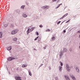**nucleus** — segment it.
<instances>
[{"instance_id":"f257e3e1","label":"nucleus","mask_w":80,"mask_h":80,"mask_svg":"<svg viewBox=\"0 0 80 80\" xmlns=\"http://www.w3.org/2000/svg\"><path fill=\"white\" fill-rule=\"evenodd\" d=\"M18 32V30H14L11 33L12 35H14L15 34V33H17Z\"/></svg>"},{"instance_id":"f03ea898","label":"nucleus","mask_w":80,"mask_h":80,"mask_svg":"<svg viewBox=\"0 0 80 80\" xmlns=\"http://www.w3.org/2000/svg\"><path fill=\"white\" fill-rule=\"evenodd\" d=\"M15 59V58L12 57H10L8 58V61H11V60H14Z\"/></svg>"},{"instance_id":"7ed1b4c3","label":"nucleus","mask_w":80,"mask_h":80,"mask_svg":"<svg viewBox=\"0 0 80 80\" xmlns=\"http://www.w3.org/2000/svg\"><path fill=\"white\" fill-rule=\"evenodd\" d=\"M68 13L66 14L63 16L62 18H60V20L62 19L63 18H65V17H67V15H68Z\"/></svg>"},{"instance_id":"20e7f679","label":"nucleus","mask_w":80,"mask_h":80,"mask_svg":"<svg viewBox=\"0 0 80 80\" xmlns=\"http://www.w3.org/2000/svg\"><path fill=\"white\" fill-rule=\"evenodd\" d=\"M66 67V68L68 71H70V68L69 67V66H68V65H67Z\"/></svg>"},{"instance_id":"39448f33","label":"nucleus","mask_w":80,"mask_h":80,"mask_svg":"<svg viewBox=\"0 0 80 80\" xmlns=\"http://www.w3.org/2000/svg\"><path fill=\"white\" fill-rule=\"evenodd\" d=\"M70 77H71L72 79L73 80H75V77L72 74H70Z\"/></svg>"},{"instance_id":"423d86ee","label":"nucleus","mask_w":80,"mask_h":80,"mask_svg":"<svg viewBox=\"0 0 80 80\" xmlns=\"http://www.w3.org/2000/svg\"><path fill=\"white\" fill-rule=\"evenodd\" d=\"M30 32H32V31H31L30 29L29 28L28 29V30L27 31V34H28V33H29Z\"/></svg>"},{"instance_id":"0eeeda50","label":"nucleus","mask_w":80,"mask_h":80,"mask_svg":"<svg viewBox=\"0 0 80 80\" xmlns=\"http://www.w3.org/2000/svg\"><path fill=\"white\" fill-rule=\"evenodd\" d=\"M15 79L16 80H22V79H20V78L18 77H15Z\"/></svg>"},{"instance_id":"6e6552de","label":"nucleus","mask_w":80,"mask_h":80,"mask_svg":"<svg viewBox=\"0 0 80 80\" xmlns=\"http://www.w3.org/2000/svg\"><path fill=\"white\" fill-rule=\"evenodd\" d=\"M11 49H12V46H10L9 47H8L7 48V49L8 50H11Z\"/></svg>"},{"instance_id":"1a4fd4ad","label":"nucleus","mask_w":80,"mask_h":80,"mask_svg":"<svg viewBox=\"0 0 80 80\" xmlns=\"http://www.w3.org/2000/svg\"><path fill=\"white\" fill-rule=\"evenodd\" d=\"M59 55L60 57H61V56H62V55H63V53H62V51L60 52Z\"/></svg>"},{"instance_id":"9d476101","label":"nucleus","mask_w":80,"mask_h":80,"mask_svg":"<svg viewBox=\"0 0 80 80\" xmlns=\"http://www.w3.org/2000/svg\"><path fill=\"white\" fill-rule=\"evenodd\" d=\"M23 17H25V18L26 17H27V15L25 14H23Z\"/></svg>"},{"instance_id":"9b49d317","label":"nucleus","mask_w":80,"mask_h":80,"mask_svg":"<svg viewBox=\"0 0 80 80\" xmlns=\"http://www.w3.org/2000/svg\"><path fill=\"white\" fill-rule=\"evenodd\" d=\"M62 66L59 67V70L61 72L62 71Z\"/></svg>"},{"instance_id":"f8f14e48","label":"nucleus","mask_w":80,"mask_h":80,"mask_svg":"<svg viewBox=\"0 0 80 80\" xmlns=\"http://www.w3.org/2000/svg\"><path fill=\"white\" fill-rule=\"evenodd\" d=\"M76 69L77 72H79V70L78 69V68H76Z\"/></svg>"},{"instance_id":"ddd939ff","label":"nucleus","mask_w":80,"mask_h":80,"mask_svg":"<svg viewBox=\"0 0 80 80\" xmlns=\"http://www.w3.org/2000/svg\"><path fill=\"white\" fill-rule=\"evenodd\" d=\"M27 67V65H25V64H23L22 66V67L23 68H25V67Z\"/></svg>"},{"instance_id":"4468645a","label":"nucleus","mask_w":80,"mask_h":80,"mask_svg":"<svg viewBox=\"0 0 80 80\" xmlns=\"http://www.w3.org/2000/svg\"><path fill=\"white\" fill-rule=\"evenodd\" d=\"M67 50L66 48H64L63 50V52H66V51H67Z\"/></svg>"},{"instance_id":"2eb2a0df","label":"nucleus","mask_w":80,"mask_h":80,"mask_svg":"<svg viewBox=\"0 0 80 80\" xmlns=\"http://www.w3.org/2000/svg\"><path fill=\"white\" fill-rule=\"evenodd\" d=\"M28 72H29V75H30V76H32V73H31V72L28 71Z\"/></svg>"},{"instance_id":"dca6fc26","label":"nucleus","mask_w":80,"mask_h":80,"mask_svg":"<svg viewBox=\"0 0 80 80\" xmlns=\"http://www.w3.org/2000/svg\"><path fill=\"white\" fill-rule=\"evenodd\" d=\"M51 39L52 40H53V41H54L55 40V37H53Z\"/></svg>"},{"instance_id":"f3484780","label":"nucleus","mask_w":80,"mask_h":80,"mask_svg":"<svg viewBox=\"0 0 80 80\" xmlns=\"http://www.w3.org/2000/svg\"><path fill=\"white\" fill-rule=\"evenodd\" d=\"M38 38H39V36H38L36 38H35L34 40H37Z\"/></svg>"},{"instance_id":"a211bd4d","label":"nucleus","mask_w":80,"mask_h":80,"mask_svg":"<svg viewBox=\"0 0 80 80\" xmlns=\"http://www.w3.org/2000/svg\"><path fill=\"white\" fill-rule=\"evenodd\" d=\"M2 32H0V38H2Z\"/></svg>"},{"instance_id":"6ab92c4d","label":"nucleus","mask_w":80,"mask_h":80,"mask_svg":"<svg viewBox=\"0 0 80 80\" xmlns=\"http://www.w3.org/2000/svg\"><path fill=\"white\" fill-rule=\"evenodd\" d=\"M17 40V38H15L13 39V40L14 41H16Z\"/></svg>"},{"instance_id":"aec40b11","label":"nucleus","mask_w":80,"mask_h":80,"mask_svg":"<svg viewBox=\"0 0 80 80\" xmlns=\"http://www.w3.org/2000/svg\"><path fill=\"white\" fill-rule=\"evenodd\" d=\"M50 31V29H47V30L46 31V32H49Z\"/></svg>"},{"instance_id":"412c9836","label":"nucleus","mask_w":80,"mask_h":80,"mask_svg":"<svg viewBox=\"0 0 80 80\" xmlns=\"http://www.w3.org/2000/svg\"><path fill=\"white\" fill-rule=\"evenodd\" d=\"M34 28H32L31 29H30L31 30V32H32L33 30V29Z\"/></svg>"},{"instance_id":"4be33fe9","label":"nucleus","mask_w":80,"mask_h":80,"mask_svg":"<svg viewBox=\"0 0 80 80\" xmlns=\"http://www.w3.org/2000/svg\"><path fill=\"white\" fill-rule=\"evenodd\" d=\"M46 6V8H47V9L49 8V6Z\"/></svg>"},{"instance_id":"5701e85b","label":"nucleus","mask_w":80,"mask_h":80,"mask_svg":"<svg viewBox=\"0 0 80 80\" xmlns=\"http://www.w3.org/2000/svg\"><path fill=\"white\" fill-rule=\"evenodd\" d=\"M60 63H61V66H63V63H62V62L60 61Z\"/></svg>"},{"instance_id":"b1692460","label":"nucleus","mask_w":80,"mask_h":80,"mask_svg":"<svg viewBox=\"0 0 80 80\" xmlns=\"http://www.w3.org/2000/svg\"><path fill=\"white\" fill-rule=\"evenodd\" d=\"M61 22V21H59L57 23V25H59V24H60V23Z\"/></svg>"},{"instance_id":"393cba45","label":"nucleus","mask_w":80,"mask_h":80,"mask_svg":"<svg viewBox=\"0 0 80 80\" xmlns=\"http://www.w3.org/2000/svg\"><path fill=\"white\" fill-rule=\"evenodd\" d=\"M24 7H25V6H21V8H24Z\"/></svg>"},{"instance_id":"a878e982","label":"nucleus","mask_w":80,"mask_h":80,"mask_svg":"<svg viewBox=\"0 0 80 80\" xmlns=\"http://www.w3.org/2000/svg\"><path fill=\"white\" fill-rule=\"evenodd\" d=\"M36 35H37L38 36L39 35V34L38 33V32H36Z\"/></svg>"},{"instance_id":"bb28decb","label":"nucleus","mask_w":80,"mask_h":80,"mask_svg":"<svg viewBox=\"0 0 80 80\" xmlns=\"http://www.w3.org/2000/svg\"><path fill=\"white\" fill-rule=\"evenodd\" d=\"M42 8H44V9H45L46 8V6L42 7Z\"/></svg>"},{"instance_id":"cd10ccee","label":"nucleus","mask_w":80,"mask_h":80,"mask_svg":"<svg viewBox=\"0 0 80 80\" xmlns=\"http://www.w3.org/2000/svg\"><path fill=\"white\" fill-rule=\"evenodd\" d=\"M40 27L42 28V27H43V26L42 25H40L39 26Z\"/></svg>"},{"instance_id":"c85d7f7f","label":"nucleus","mask_w":80,"mask_h":80,"mask_svg":"<svg viewBox=\"0 0 80 80\" xmlns=\"http://www.w3.org/2000/svg\"><path fill=\"white\" fill-rule=\"evenodd\" d=\"M41 40V38H39L38 39V41H40Z\"/></svg>"},{"instance_id":"c756f323","label":"nucleus","mask_w":80,"mask_h":80,"mask_svg":"<svg viewBox=\"0 0 80 80\" xmlns=\"http://www.w3.org/2000/svg\"><path fill=\"white\" fill-rule=\"evenodd\" d=\"M60 5V4H59L58 6L56 8H58V7H59Z\"/></svg>"},{"instance_id":"7c9ffc66","label":"nucleus","mask_w":80,"mask_h":80,"mask_svg":"<svg viewBox=\"0 0 80 80\" xmlns=\"http://www.w3.org/2000/svg\"><path fill=\"white\" fill-rule=\"evenodd\" d=\"M7 24H6L4 25V27H7Z\"/></svg>"},{"instance_id":"2f4dec72","label":"nucleus","mask_w":80,"mask_h":80,"mask_svg":"<svg viewBox=\"0 0 80 80\" xmlns=\"http://www.w3.org/2000/svg\"><path fill=\"white\" fill-rule=\"evenodd\" d=\"M70 20H69L67 22H66V23H68V22H70Z\"/></svg>"},{"instance_id":"473e14b6","label":"nucleus","mask_w":80,"mask_h":80,"mask_svg":"<svg viewBox=\"0 0 80 80\" xmlns=\"http://www.w3.org/2000/svg\"><path fill=\"white\" fill-rule=\"evenodd\" d=\"M68 77V76L67 75H65V78H66V77Z\"/></svg>"},{"instance_id":"72a5a7b5","label":"nucleus","mask_w":80,"mask_h":80,"mask_svg":"<svg viewBox=\"0 0 80 80\" xmlns=\"http://www.w3.org/2000/svg\"><path fill=\"white\" fill-rule=\"evenodd\" d=\"M57 0H52V2H55V1H57Z\"/></svg>"},{"instance_id":"f704fd0d","label":"nucleus","mask_w":80,"mask_h":80,"mask_svg":"<svg viewBox=\"0 0 80 80\" xmlns=\"http://www.w3.org/2000/svg\"><path fill=\"white\" fill-rule=\"evenodd\" d=\"M13 27V25H11V27Z\"/></svg>"},{"instance_id":"c9c22d12","label":"nucleus","mask_w":80,"mask_h":80,"mask_svg":"<svg viewBox=\"0 0 80 80\" xmlns=\"http://www.w3.org/2000/svg\"><path fill=\"white\" fill-rule=\"evenodd\" d=\"M63 32H64V33H65L66 32V30H64Z\"/></svg>"},{"instance_id":"e433bc0d","label":"nucleus","mask_w":80,"mask_h":80,"mask_svg":"<svg viewBox=\"0 0 80 80\" xmlns=\"http://www.w3.org/2000/svg\"><path fill=\"white\" fill-rule=\"evenodd\" d=\"M70 52H72V49H70Z\"/></svg>"},{"instance_id":"4c0bfd02","label":"nucleus","mask_w":80,"mask_h":80,"mask_svg":"<svg viewBox=\"0 0 80 80\" xmlns=\"http://www.w3.org/2000/svg\"><path fill=\"white\" fill-rule=\"evenodd\" d=\"M43 48L44 49H46V48L44 47Z\"/></svg>"},{"instance_id":"58836bf2","label":"nucleus","mask_w":80,"mask_h":80,"mask_svg":"<svg viewBox=\"0 0 80 80\" xmlns=\"http://www.w3.org/2000/svg\"><path fill=\"white\" fill-rule=\"evenodd\" d=\"M78 33H80V31L78 32Z\"/></svg>"},{"instance_id":"ea45409f","label":"nucleus","mask_w":80,"mask_h":80,"mask_svg":"<svg viewBox=\"0 0 80 80\" xmlns=\"http://www.w3.org/2000/svg\"><path fill=\"white\" fill-rule=\"evenodd\" d=\"M59 5H62V4L61 3V4H60Z\"/></svg>"},{"instance_id":"a19ab883","label":"nucleus","mask_w":80,"mask_h":80,"mask_svg":"<svg viewBox=\"0 0 80 80\" xmlns=\"http://www.w3.org/2000/svg\"><path fill=\"white\" fill-rule=\"evenodd\" d=\"M63 22H62V23H63Z\"/></svg>"}]
</instances>
